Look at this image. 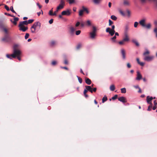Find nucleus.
<instances>
[{
  "mask_svg": "<svg viewBox=\"0 0 157 157\" xmlns=\"http://www.w3.org/2000/svg\"><path fill=\"white\" fill-rule=\"evenodd\" d=\"M18 45L15 44L13 46V53L11 55L7 54L6 55V57L10 59H12V58H15L17 56H21V52L17 49Z\"/></svg>",
  "mask_w": 157,
  "mask_h": 157,
  "instance_id": "1",
  "label": "nucleus"
},
{
  "mask_svg": "<svg viewBox=\"0 0 157 157\" xmlns=\"http://www.w3.org/2000/svg\"><path fill=\"white\" fill-rule=\"evenodd\" d=\"M146 19L143 18L139 21L140 24L143 27L147 29H150L151 27V24L150 23H148L146 24Z\"/></svg>",
  "mask_w": 157,
  "mask_h": 157,
  "instance_id": "2",
  "label": "nucleus"
},
{
  "mask_svg": "<svg viewBox=\"0 0 157 157\" xmlns=\"http://www.w3.org/2000/svg\"><path fill=\"white\" fill-rule=\"evenodd\" d=\"M40 26L41 24L39 22L37 21L35 22L31 28V32L33 33H35L36 27L37 26H39V28H40Z\"/></svg>",
  "mask_w": 157,
  "mask_h": 157,
  "instance_id": "3",
  "label": "nucleus"
},
{
  "mask_svg": "<svg viewBox=\"0 0 157 157\" xmlns=\"http://www.w3.org/2000/svg\"><path fill=\"white\" fill-rule=\"evenodd\" d=\"M93 29L92 32L90 33V37L92 39H94L96 35L97 29L95 26H93Z\"/></svg>",
  "mask_w": 157,
  "mask_h": 157,
  "instance_id": "4",
  "label": "nucleus"
},
{
  "mask_svg": "<svg viewBox=\"0 0 157 157\" xmlns=\"http://www.w3.org/2000/svg\"><path fill=\"white\" fill-rule=\"evenodd\" d=\"M115 28V26L114 25H113L112 26L111 29L109 27L107 28L106 29V32L107 33H109L111 36H113L114 35L115 33V31L114 30Z\"/></svg>",
  "mask_w": 157,
  "mask_h": 157,
  "instance_id": "5",
  "label": "nucleus"
},
{
  "mask_svg": "<svg viewBox=\"0 0 157 157\" xmlns=\"http://www.w3.org/2000/svg\"><path fill=\"white\" fill-rule=\"evenodd\" d=\"M2 41L5 42H8L11 41V38L8 34H6L4 37L2 39Z\"/></svg>",
  "mask_w": 157,
  "mask_h": 157,
  "instance_id": "6",
  "label": "nucleus"
},
{
  "mask_svg": "<svg viewBox=\"0 0 157 157\" xmlns=\"http://www.w3.org/2000/svg\"><path fill=\"white\" fill-rule=\"evenodd\" d=\"M65 4V2L64 0H61L60 4L57 7V9L58 10H60L63 9Z\"/></svg>",
  "mask_w": 157,
  "mask_h": 157,
  "instance_id": "7",
  "label": "nucleus"
},
{
  "mask_svg": "<svg viewBox=\"0 0 157 157\" xmlns=\"http://www.w3.org/2000/svg\"><path fill=\"white\" fill-rule=\"evenodd\" d=\"M154 58V56H146L144 57V60L149 62L152 60Z\"/></svg>",
  "mask_w": 157,
  "mask_h": 157,
  "instance_id": "8",
  "label": "nucleus"
},
{
  "mask_svg": "<svg viewBox=\"0 0 157 157\" xmlns=\"http://www.w3.org/2000/svg\"><path fill=\"white\" fill-rule=\"evenodd\" d=\"M71 14V10L67 9L62 12L61 14L62 15L69 16Z\"/></svg>",
  "mask_w": 157,
  "mask_h": 157,
  "instance_id": "9",
  "label": "nucleus"
},
{
  "mask_svg": "<svg viewBox=\"0 0 157 157\" xmlns=\"http://www.w3.org/2000/svg\"><path fill=\"white\" fill-rule=\"evenodd\" d=\"M18 26L19 27V30L24 32L26 31L28 29L27 27H25L24 25L20 26V25H19Z\"/></svg>",
  "mask_w": 157,
  "mask_h": 157,
  "instance_id": "10",
  "label": "nucleus"
},
{
  "mask_svg": "<svg viewBox=\"0 0 157 157\" xmlns=\"http://www.w3.org/2000/svg\"><path fill=\"white\" fill-rule=\"evenodd\" d=\"M121 53L122 58L123 59H126V52L125 51L124 49H122L121 50Z\"/></svg>",
  "mask_w": 157,
  "mask_h": 157,
  "instance_id": "11",
  "label": "nucleus"
},
{
  "mask_svg": "<svg viewBox=\"0 0 157 157\" xmlns=\"http://www.w3.org/2000/svg\"><path fill=\"white\" fill-rule=\"evenodd\" d=\"M153 99V98L152 97H150L149 96H147V102L148 104H152L151 101Z\"/></svg>",
  "mask_w": 157,
  "mask_h": 157,
  "instance_id": "12",
  "label": "nucleus"
},
{
  "mask_svg": "<svg viewBox=\"0 0 157 157\" xmlns=\"http://www.w3.org/2000/svg\"><path fill=\"white\" fill-rule=\"evenodd\" d=\"M136 77V80H140L142 78V76L140 74V73L138 71L137 72Z\"/></svg>",
  "mask_w": 157,
  "mask_h": 157,
  "instance_id": "13",
  "label": "nucleus"
},
{
  "mask_svg": "<svg viewBox=\"0 0 157 157\" xmlns=\"http://www.w3.org/2000/svg\"><path fill=\"white\" fill-rule=\"evenodd\" d=\"M118 100L119 101L124 103L127 102V100L126 98L124 97H121L118 98Z\"/></svg>",
  "mask_w": 157,
  "mask_h": 157,
  "instance_id": "14",
  "label": "nucleus"
},
{
  "mask_svg": "<svg viewBox=\"0 0 157 157\" xmlns=\"http://www.w3.org/2000/svg\"><path fill=\"white\" fill-rule=\"evenodd\" d=\"M124 37L123 39V41L125 42L129 41V39L128 38V33H124Z\"/></svg>",
  "mask_w": 157,
  "mask_h": 157,
  "instance_id": "15",
  "label": "nucleus"
},
{
  "mask_svg": "<svg viewBox=\"0 0 157 157\" xmlns=\"http://www.w3.org/2000/svg\"><path fill=\"white\" fill-rule=\"evenodd\" d=\"M2 29L3 32H4L6 34H8L9 33V31L8 29L5 27H1Z\"/></svg>",
  "mask_w": 157,
  "mask_h": 157,
  "instance_id": "16",
  "label": "nucleus"
},
{
  "mask_svg": "<svg viewBox=\"0 0 157 157\" xmlns=\"http://www.w3.org/2000/svg\"><path fill=\"white\" fill-rule=\"evenodd\" d=\"M85 87L86 89L87 90V91H90L91 93L93 92V91H92V89L91 86H85Z\"/></svg>",
  "mask_w": 157,
  "mask_h": 157,
  "instance_id": "17",
  "label": "nucleus"
},
{
  "mask_svg": "<svg viewBox=\"0 0 157 157\" xmlns=\"http://www.w3.org/2000/svg\"><path fill=\"white\" fill-rule=\"evenodd\" d=\"M85 82L88 85H90L91 83V81L88 78H85Z\"/></svg>",
  "mask_w": 157,
  "mask_h": 157,
  "instance_id": "18",
  "label": "nucleus"
},
{
  "mask_svg": "<svg viewBox=\"0 0 157 157\" xmlns=\"http://www.w3.org/2000/svg\"><path fill=\"white\" fill-rule=\"evenodd\" d=\"M28 22L27 21H21L20 22L19 25H20V26L24 25H27Z\"/></svg>",
  "mask_w": 157,
  "mask_h": 157,
  "instance_id": "19",
  "label": "nucleus"
},
{
  "mask_svg": "<svg viewBox=\"0 0 157 157\" xmlns=\"http://www.w3.org/2000/svg\"><path fill=\"white\" fill-rule=\"evenodd\" d=\"M85 25L88 26H89L91 25V21L89 20H88L86 21L85 22Z\"/></svg>",
  "mask_w": 157,
  "mask_h": 157,
  "instance_id": "20",
  "label": "nucleus"
},
{
  "mask_svg": "<svg viewBox=\"0 0 157 157\" xmlns=\"http://www.w3.org/2000/svg\"><path fill=\"white\" fill-rule=\"evenodd\" d=\"M19 18L18 17H15L14 18V21H13L11 20V21L12 22L14 25H16L17 24V21H18Z\"/></svg>",
  "mask_w": 157,
  "mask_h": 157,
  "instance_id": "21",
  "label": "nucleus"
},
{
  "mask_svg": "<svg viewBox=\"0 0 157 157\" xmlns=\"http://www.w3.org/2000/svg\"><path fill=\"white\" fill-rule=\"evenodd\" d=\"M102 0H93V2L96 5H98L100 4Z\"/></svg>",
  "mask_w": 157,
  "mask_h": 157,
  "instance_id": "22",
  "label": "nucleus"
},
{
  "mask_svg": "<svg viewBox=\"0 0 157 157\" xmlns=\"http://www.w3.org/2000/svg\"><path fill=\"white\" fill-rule=\"evenodd\" d=\"M150 53L149 51L147 49H146V51L143 53V56H147Z\"/></svg>",
  "mask_w": 157,
  "mask_h": 157,
  "instance_id": "23",
  "label": "nucleus"
},
{
  "mask_svg": "<svg viewBox=\"0 0 157 157\" xmlns=\"http://www.w3.org/2000/svg\"><path fill=\"white\" fill-rule=\"evenodd\" d=\"M156 105H157V102H156V100H155L154 102V106L152 108V109L153 110H155L156 107Z\"/></svg>",
  "mask_w": 157,
  "mask_h": 157,
  "instance_id": "24",
  "label": "nucleus"
},
{
  "mask_svg": "<svg viewBox=\"0 0 157 157\" xmlns=\"http://www.w3.org/2000/svg\"><path fill=\"white\" fill-rule=\"evenodd\" d=\"M70 32L71 33H74L75 31L76 30V29L72 26L70 27Z\"/></svg>",
  "mask_w": 157,
  "mask_h": 157,
  "instance_id": "25",
  "label": "nucleus"
},
{
  "mask_svg": "<svg viewBox=\"0 0 157 157\" xmlns=\"http://www.w3.org/2000/svg\"><path fill=\"white\" fill-rule=\"evenodd\" d=\"M136 61H137L138 63L141 66H143L144 65V63H143V62H140V60H139V58H136Z\"/></svg>",
  "mask_w": 157,
  "mask_h": 157,
  "instance_id": "26",
  "label": "nucleus"
},
{
  "mask_svg": "<svg viewBox=\"0 0 157 157\" xmlns=\"http://www.w3.org/2000/svg\"><path fill=\"white\" fill-rule=\"evenodd\" d=\"M124 4L125 5L129 6L130 5V2L128 1L124 0Z\"/></svg>",
  "mask_w": 157,
  "mask_h": 157,
  "instance_id": "27",
  "label": "nucleus"
},
{
  "mask_svg": "<svg viewBox=\"0 0 157 157\" xmlns=\"http://www.w3.org/2000/svg\"><path fill=\"white\" fill-rule=\"evenodd\" d=\"M132 42L133 43H134L136 46H139V44L136 40H132Z\"/></svg>",
  "mask_w": 157,
  "mask_h": 157,
  "instance_id": "28",
  "label": "nucleus"
},
{
  "mask_svg": "<svg viewBox=\"0 0 157 157\" xmlns=\"http://www.w3.org/2000/svg\"><path fill=\"white\" fill-rule=\"evenodd\" d=\"M82 10L83 11V12L84 11L86 12L87 13H89V12L87 9L84 6H82Z\"/></svg>",
  "mask_w": 157,
  "mask_h": 157,
  "instance_id": "29",
  "label": "nucleus"
},
{
  "mask_svg": "<svg viewBox=\"0 0 157 157\" xmlns=\"http://www.w3.org/2000/svg\"><path fill=\"white\" fill-rule=\"evenodd\" d=\"M110 89L112 91H113L115 89V87L114 85H112L110 87Z\"/></svg>",
  "mask_w": 157,
  "mask_h": 157,
  "instance_id": "30",
  "label": "nucleus"
},
{
  "mask_svg": "<svg viewBox=\"0 0 157 157\" xmlns=\"http://www.w3.org/2000/svg\"><path fill=\"white\" fill-rule=\"evenodd\" d=\"M129 29V27L128 25H126L125 27V31L124 33H127V32L128 31Z\"/></svg>",
  "mask_w": 157,
  "mask_h": 157,
  "instance_id": "31",
  "label": "nucleus"
},
{
  "mask_svg": "<svg viewBox=\"0 0 157 157\" xmlns=\"http://www.w3.org/2000/svg\"><path fill=\"white\" fill-rule=\"evenodd\" d=\"M107 100V98L106 96H105L102 99V102L104 103Z\"/></svg>",
  "mask_w": 157,
  "mask_h": 157,
  "instance_id": "32",
  "label": "nucleus"
},
{
  "mask_svg": "<svg viewBox=\"0 0 157 157\" xmlns=\"http://www.w3.org/2000/svg\"><path fill=\"white\" fill-rule=\"evenodd\" d=\"M153 104H150V105L148 107V109H147V110L148 111H150L151 110V109L152 107Z\"/></svg>",
  "mask_w": 157,
  "mask_h": 157,
  "instance_id": "33",
  "label": "nucleus"
},
{
  "mask_svg": "<svg viewBox=\"0 0 157 157\" xmlns=\"http://www.w3.org/2000/svg\"><path fill=\"white\" fill-rule=\"evenodd\" d=\"M111 18L112 20H114V21H116L117 19V17H116L115 16L113 15H112L111 16Z\"/></svg>",
  "mask_w": 157,
  "mask_h": 157,
  "instance_id": "34",
  "label": "nucleus"
},
{
  "mask_svg": "<svg viewBox=\"0 0 157 157\" xmlns=\"http://www.w3.org/2000/svg\"><path fill=\"white\" fill-rule=\"evenodd\" d=\"M126 12L127 13V16L128 17H130L131 16V12L130 11L128 10H126Z\"/></svg>",
  "mask_w": 157,
  "mask_h": 157,
  "instance_id": "35",
  "label": "nucleus"
},
{
  "mask_svg": "<svg viewBox=\"0 0 157 157\" xmlns=\"http://www.w3.org/2000/svg\"><path fill=\"white\" fill-rule=\"evenodd\" d=\"M121 92L122 93H125L126 92V90L125 88H121Z\"/></svg>",
  "mask_w": 157,
  "mask_h": 157,
  "instance_id": "36",
  "label": "nucleus"
},
{
  "mask_svg": "<svg viewBox=\"0 0 157 157\" xmlns=\"http://www.w3.org/2000/svg\"><path fill=\"white\" fill-rule=\"evenodd\" d=\"M83 11L82 10H80L79 12V15L80 16H82L83 14Z\"/></svg>",
  "mask_w": 157,
  "mask_h": 157,
  "instance_id": "37",
  "label": "nucleus"
},
{
  "mask_svg": "<svg viewBox=\"0 0 157 157\" xmlns=\"http://www.w3.org/2000/svg\"><path fill=\"white\" fill-rule=\"evenodd\" d=\"M141 3L144 4L146 3L147 0H139Z\"/></svg>",
  "mask_w": 157,
  "mask_h": 157,
  "instance_id": "38",
  "label": "nucleus"
},
{
  "mask_svg": "<svg viewBox=\"0 0 157 157\" xmlns=\"http://www.w3.org/2000/svg\"><path fill=\"white\" fill-rule=\"evenodd\" d=\"M77 78H78V80L79 82L80 83H81L82 82V79L81 78H80V77L78 76H77Z\"/></svg>",
  "mask_w": 157,
  "mask_h": 157,
  "instance_id": "39",
  "label": "nucleus"
},
{
  "mask_svg": "<svg viewBox=\"0 0 157 157\" xmlns=\"http://www.w3.org/2000/svg\"><path fill=\"white\" fill-rule=\"evenodd\" d=\"M53 8H52L51 10H50L49 12V14L51 16L53 15Z\"/></svg>",
  "mask_w": 157,
  "mask_h": 157,
  "instance_id": "40",
  "label": "nucleus"
},
{
  "mask_svg": "<svg viewBox=\"0 0 157 157\" xmlns=\"http://www.w3.org/2000/svg\"><path fill=\"white\" fill-rule=\"evenodd\" d=\"M120 13L123 16H124L125 14L124 12L121 10H120L119 11Z\"/></svg>",
  "mask_w": 157,
  "mask_h": 157,
  "instance_id": "41",
  "label": "nucleus"
},
{
  "mask_svg": "<svg viewBox=\"0 0 157 157\" xmlns=\"http://www.w3.org/2000/svg\"><path fill=\"white\" fill-rule=\"evenodd\" d=\"M116 38V36H115L112 38H111V40L113 41L114 42H115L116 41L115 39Z\"/></svg>",
  "mask_w": 157,
  "mask_h": 157,
  "instance_id": "42",
  "label": "nucleus"
},
{
  "mask_svg": "<svg viewBox=\"0 0 157 157\" xmlns=\"http://www.w3.org/2000/svg\"><path fill=\"white\" fill-rule=\"evenodd\" d=\"M34 21L33 19H30L27 21L28 24H31Z\"/></svg>",
  "mask_w": 157,
  "mask_h": 157,
  "instance_id": "43",
  "label": "nucleus"
},
{
  "mask_svg": "<svg viewBox=\"0 0 157 157\" xmlns=\"http://www.w3.org/2000/svg\"><path fill=\"white\" fill-rule=\"evenodd\" d=\"M80 25H81V26L83 27H84V26H86L85 25V22H81V23H80Z\"/></svg>",
  "mask_w": 157,
  "mask_h": 157,
  "instance_id": "44",
  "label": "nucleus"
},
{
  "mask_svg": "<svg viewBox=\"0 0 157 157\" xmlns=\"http://www.w3.org/2000/svg\"><path fill=\"white\" fill-rule=\"evenodd\" d=\"M124 41H123L122 40L121 41H120L118 43L120 45H122L124 44Z\"/></svg>",
  "mask_w": 157,
  "mask_h": 157,
  "instance_id": "45",
  "label": "nucleus"
},
{
  "mask_svg": "<svg viewBox=\"0 0 157 157\" xmlns=\"http://www.w3.org/2000/svg\"><path fill=\"white\" fill-rule=\"evenodd\" d=\"M10 10L13 13H16V12L13 10V7L11 6L10 7Z\"/></svg>",
  "mask_w": 157,
  "mask_h": 157,
  "instance_id": "46",
  "label": "nucleus"
},
{
  "mask_svg": "<svg viewBox=\"0 0 157 157\" xmlns=\"http://www.w3.org/2000/svg\"><path fill=\"white\" fill-rule=\"evenodd\" d=\"M57 63V62L56 61H53L52 62V64L54 66Z\"/></svg>",
  "mask_w": 157,
  "mask_h": 157,
  "instance_id": "47",
  "label": "nucleus"
},
{
  "mask_svg": "<svg viewBox=\"0 0 157 157\" xmlns=\"http://www.w3.org/2000/svg\"><path fill=\"white\" fill-rule=\"evenodd\" d=\"M80 30H78L76 31L75 34L77 35H79L81 33Z\"/></svg>",
  "mask_w": 157,
  "mask_h": 157,
  "instance_id": "48",
  "label": "nucleus"
},
{
  "mask_svg": "<svg viewBox=\"0 0 157 157\" xmlns=\"http://www.w3.org/2000/svg\"><path fill=\"white\" fill-rule=\"evenodd\" d=\"M117 97L118 95H115L112 98V99L113 100H114L117 98Z\"/></svg>",
  "mask_w": 157,
  "mask_h": 157,
  "instance_id": "49",
  "label": "nucleus"
},
{
  "mask_svg": "<svg viewBox=\"0 0 157 157\" xmlns=\"http://www.w3.org/2000/svg\"><path fill=\"white\" fill-rule=\"evenodd\" d=\"M138 25V23L137 22H135L134 24V27L135 28H136Z\"/></svg>",
  "mask_w": 157,
  "mask_h": 157,
  "instance_id": "50",
  "label": "nucleus"
},
{
  "mask_svg": "<svg viewBox=\"0 0 157 157\" xmlns=\"http://www.w3.org/2000/svg\"><path fill=\"white\" fill-rule=\"evenodd\" d=\"M109 25L110 26L112 24H113V21H112L110 19H109Z\"/></svg>",
  "mask_w": 157,
  "mask_h": 157,
  "instance_id": "51",
  "label": "nucleus"
},
{
  "mask_svg": "<svg viewBox=\"0 0 157 157\" xmlns=\"http://www.w3.org/2000/svg\"><path fill=\"white\" fill-rule=\"evenodd\" d=\"M29 36V34L28 33H26L25 36V39H27Z\"/></svg>",
  "mask_w": 157,
  "mask_h": 157,
  "instance_id": "52",
  "label": "nucleus"
},
{
  "mask_svg": "<svg viewBox=\"0 0 157 157\" xmlns=\"http://www.w3.org/2000/svg\"><path fill=\"white\" fill-rule=\"evenodd\" d=\"M154 4L155 8L156 9H157V0H155V1H154Z\"/></svg>",
  "mask_w": 157,
  "mask_h": 157,
  "instance_id": "53",
  "label": "nucleus"
},
{
  "mask_svg": "<svg viewBox=\"0 0 157 157\" xmlns=\"http://www.w3.org/2000/svg\"><path fill=\"white\" fill-rule=\"evenodd\" d=\"M5 8L7 11H8L10 10V9L9 7L7 5H5Z\"/></svg>",
  "mask_w": 157,
  "mask_h": 157,
  "instance_id": "54",
  "label": "nucleus"
},
{
  "mask_svg": "<svg viewBox=\"0 0 157 157\" xmlns=\"http://www.w3.org/2000/svg\"><path fill=\"white\" fill-rule=\"evenodd\" d=\"M59 10H58V9H57L56 11H55L54 13H53V15H56Z\"/></svg>",
  "mask_w": 157,
  "mask_h": 157,
  "instance_id": "55",
  "label": "nucleus"
},
{
  "mask_svg": "<svg viewBox=\"0 0 157 157\" xmlns=\"http://www.w3.org/2000/svg\"><path fill=\"white\" fill-rule=\"evenodd\" d=\"M69 3L70 4H72L74 2L75 0H69Z\"/></svg>",
  "mask_w": 157,
  "mask_h": 157,
  "instance_id": "56",
  "label": "nucleus"
},
{
  "mask_svg": "<svg viewBox=\"0 0 157 157\" xmlns=\"http://www.w3.org/2000/svg\"><path fill=\"white\" fill-rule=\"evenodd\" d=\"M127 67L128 68H130L131 67V64H130V63H127Z\"/></svg>",
  "mask_w": 157,
  "mask_h": 157,
  "instance_id": "57",
  "label": "nucleus"
},
{
  "mask_svg": "<svg viewBox=\"0 0 157 157\" xmlns=\"http://www.w3.org/2000/svg\"><path fill=\"white\" fill-rule=\"evenodd\" d=\"M53 20L52 19H50L49 21V23L50 24H52L53 22Z\"/></svg>",
  "mask_w": 157,
  "mask_h": 157,
  "instance_id": "58",
  "label": "nucleus"
},
{
  "mask_svg": "<svg viewBox=\"0 0 157 157\" xmlns=\"http://www.w3.org/2000/svg\"><path fill=\"white\" fill-rule=\"evenodd\" d=\"M80 24V23L79 22H78L75 24V26L77 27L79 26Z\"/></svg>",
  "mask_w": 157,
  "mask_h": 157,
  "instance_id": "59",
  "label": "nucleus"
},
{
  "mask_svg": "<svg viewBox=\"0 0 157 157\" xmlns=\"http://www.w3.org/2000/svg\"><path fill=\"white\" fill-rule=\"evenodd\" d=\"M55 44V42L54 41H52L51 43V45H54Z\"/></svg>",
  "mask_w": 157,
  "mask_h": 157,
  "instance_id": "60",
  "label": "nucleus"
},
{
  "mask_svg": "<svg viewBox=\"0 0 157 157\" xmlns=\"http://www.w3.org/2000/svg\"><path fill=\"white\" fill-rule=\"evenodd\" d=\"M36 5L38 6V7H39V8L40 9L41 8L42 6H41L40 5L39 3H37Z\"/></svg>",
  "mask_w": 157,
  "mask_h": 157,
  "instance_id": "61",
  "label": "nucleus"
},
{
  "mask_svg": "<svg viewBox=\"0 0 157 157\" xmlns=\"http://www.w3.org/2000/svg\"><path fill=\"white\" fill-rule=\"evenodd\" d=\"M64 63L65 64H68V61L66 59L64 61Z\"/></svg>",
  "mask_w": 157,
  "mask_h": 157,
  "instance_id": "62",
  "label": "nucleus"
},
{
  "mask_svg": "<svg viewBox=\"0 0 157 157\" xmlns=\"http://www.w3.org/2000/svg\"><path fill=\"white\" fill-rule=\"evenodd\" d=\"M154 32L156 33V36L157 37V28H155L154 29Z\"/></svg>",
  "mask_w": 157,
  "mask_h": 157,
  "instance_id": "63",
  "label": "nucleus"
},
{
  "mask_svg": "<svg viewBox=\"0 0 157 157\" xmlns=\"http://www.w3.org/2000/svg\"><path fill=\"white\" fill-rule=\"evenodd\" d=\"M81 47V45L80 44H78L77 45V49H79Z\"/></svg>",
  "mask_w": 157,
  "mask_h": 157,
  "instance_id": "64",
  "label": "nucleus"
}]
</instances>
